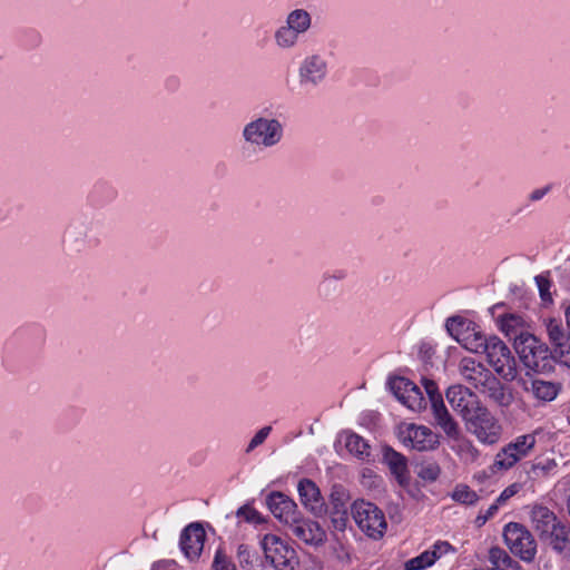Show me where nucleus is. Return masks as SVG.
<instances>
[{
	"instance_id": "obj_1",
	"label": "nucleus",
	"mask_w": 570,
	"mask_h": 570,
	"mask_svg": "<svg viewBox=\"0 0 570 570\" xmlns=\"http://www.w3.org/2000/svg\"><path fill=\"white\" fill-rule=\"evenodd\" d=\"M285 136V125L278 118L257 116L247 121L240 131L244 148L271 149L279 145Z\"/></svg>"
},
{
	"instance_id": "obj_2",
	"label": "nucleus",
	"mask_w": 570,
	"mask_h": 570,
	"mask_svg": "<svg viewBox=\"0 0 570 570\" xmlns=\"http://www.w3.org/2000/svg\"><path fill=\"white\" fill-rule=\"evenodd\" d=\"M515 352L523 365L535 373H550L559 362V355L532 334L515 337Z\"/></svg>"
},
{
	"instance_id": "obj_3",
	"label": "nucleus",
	"mask_w": 570,
	"mask_h": 570,
	"mask_svg": "<svg viewBox=\"0 0 570 570\" xmlns=\"http://www.w3.org/2000/svg\"><path fill=\"white\" fill-rule=\"evenodd\" d=\"M466 430L483 444H494L501 435V425L489 409L480 403L464 420Z\"/></svg>"
},
{
	"instance_id": "obj_4",
	"label": "nucleus",
	"mask_w": 570,
	"mask_h": 570,
	"mask_svg": "<svg viewBox=\"0 0 570 570\" xmlns=\"http://www.w3.org/2000/svg\"><path fill=\"white\" fill-rule=\"evenodd\" d=\"M503 539L511 553L524 562H532L537 554L533 534L521 523L510 522L503 529Z\"/></svg>"
},
{
	"instance_id": "obj_5",
	"label": "nucleus",
	"mask_w": 570,
	"mask_h": 570,
	"mask_svg": "<svg viewBox=\"0 0 570 570\" xmlns=\"http://www.w3.org/2000/svg\"><path fill=\"white\" fill-rule=\"evenodd\" d=\"M351 514L358 528L373 539L384 534L386 521L383 511L374 503L364 500L355 501Z\"/></svg>"
},
{
	"instance_id": "obj_6",
	"label": "nucleus",
	"mask_w": 570,
	"mask_h": 570,
	"mask_svg": "<svg viewBox=\"0 0 570 570\" xmlns=\"http://www.w3.org/2000/svg\"><path fill=\"white\" fill-rule=\"evenodd\" d=\"M449 334L465 350L472 353H482L489 336L475 328V324L461 317H450L446 321Z\"/></svg>"
},
{
	"instance_id": "obj_7",
	"label": "nucleus",
	"mask_w": 570,
	"mask_h": 570,
	"mask_svg": "<svg viewBox=\"0 0 570 570\" xmlns=\"http://www.w3.org/2000/svg\"><path fill=\"white\" fill-rule=\"evenodd\" d=\"M265 560L276 570H294L297 564L295 550L275 534H265L262 539Z\"/></svg>"
},
{
	"instance_id": "obj_8",
	"label": "nucleus",
	"mask_w": 570,
	"mask_h": 570,
	"mask_svg": "<svg viewBox=\"0 0 570 570\" xmlns=\"http://www.w3.org/2000/svg\"><path fill=\"white\" fill-rule=\"evenodd\" d=\"M482 353L487 355L489 364L504 380L511 381L515 377V360L510 348L498 336H489L487 347Z\"/></svg>"
},
{
	"instance_id": "obj_9",
	"label": "nucleus",
	"mask_w": 570,
	"mask_h": 570,
	"mask_svg": "<svg viewBox=\"0 0 570 570\" xmlns=\"http://www.w3.org/2000/svg\"><path fill=\"white\" fill-rule=\"evenodd\" d=\"M328 76V61L323 53L314 52L306 55L297 68V80L299 86L316 88L325 82Z\"/></svg>"
},
{
	"instance_id": "obj_10",
	"label": "nucleus",
	"mask_w": 570,
	"mask_h": 570,
	"mask_svg": "<svg viewBox=\"0 0 570 570\" xmlns=\"http://www.w3.org/2000/svg\"><path fill=\"white\" fill-rule=\"evenodd\" d=\"M94 222L82 219L70 224L62 236V248L68 255L87 250L94 238Z\"/></svg>"
},
{
	"instance_id": "obj_11",
	"label": "nucleus",
	"mask_w": 570,
	"mask_h": 570,
	"mask_svg": "<svg viewBox=\"0 0 570 570\" xmlns=\"http://www.w3.org/2000/svg\"><path fill=\"white\" fill-rule=\"evenodd\" d=\"M534 445V434L518 436L495 455L493 466L498 470H508L512 468L518 461L525 458L532 451Z\"/></svg>"
},
{
	"instance_id": "obj_12",
	"label": "nucleus",
	"mask_w": 570,
	"mask_h": 570,
	"mask_svg": "<svg viewBox=\"0 0 570 570\" xmlns=\"http://www.w3.org/2000/svg\"><path fill=\"white\" fill-rule=\"evenodd\" d=\"M400 439L405 446L417 451L434 450L439 445V436L423 425L409 424L400 431Z\"/></svg>"
},
{
	"instance_id": "obj_13",
	"label": "nucleus",
	"mask_w": 570,
	"mask_h": 570,
	"mask_svg": "<svg viewBox=\"0 0 570 570\" xmlns=\"http://www.w3.org/2000/svg\"><path fill=\"white\" fill-rule=\"evenodd\" d=\"M389 385L394 396L409 409L420 411L424 407L421 390L410 380L397 376L391 379Z\"/></svg>"
},
{
	"instance_id": "obj_14",
	"label": "nucleus",
	"mask_w": 570,
	"mask_h": 570,
	"mask_svg": "<svg viewBox=\"0 0 570 570\" xmlns=\"http://www.w3.org/2000/svg\"><path fill=\"white\" fill-rule=\"evenodd\" d=\"M446 400L452 409L464 420L480 403L478 395L469 387L456 384L446 390Z\"/></svg>"
},
{
	"instance_id": "obj_15",
	"label": "nucleus",
	"mask_w": 570,
	"mask_h": 570,
	"mask_svg": "<svg viewBox=\"0 0 570 570\" xmlns=\"http://www.w3.org/2000/svg\"><path fill=\"white\" fill-rule=\"evenodd\" d=\"M266 504L273 515L286 525L295 522L301 514L297 504L282 492H273L267 495Z\"/></svg>"
},
{
	"instance_id": "obj_16",
	"label": "nucleus",
	"mask_w": 570,
	"mask_h": 570,
	"mask_svg": "<svg viewBox=\"0 0 570 570\" xmlns=\"http://www.w3.org/2000/svg\"><path fill=\"white\" fill-rule=\"evenodd\" d=\"M301 503L315 517L326 513V504L317 485L309 479H302L297 485Z\"/></svg>"
},
{
	"instance_id": "obj_17",
	"label": "nucleus",
	"mask_w": 570,
	"mask_h": 570,
	"mask_svg": "<svg viewBox=\"0 0 570 570\" xmlns=\"http://www.w3.org/2000/svg\"><path fill=\"white\" fill-rule=\"evenodd\" d=\"M288 527L293 535L307 544L318 546L326 539L325 531L316 521L303 519L301 514Z\"/></svg>"
},
{
	"instance_id": "obj_18",
	"label": "nucleus",
	"mask_w": 570,
	"mask_h": 570,
	"mask_svg": "<svg viewBox=\"0 0 570 570\" xmlns=\"http://www.w3.org/2000/svg\"><path fill=\"white\" fill-rule=\"evenodd\" d=\"M205 530L199 523H190L180 534V549L189 560L197 559L204 548Z\"/></svg>"
},
{
	"instance_id": "obj_19",
	"label": "nucleus",
	"mask_w": 570,
	"mask_h": 570,
	"mask_svg": "<svg viewBox=\"0 0 570 570\" xmlns=\"http://www.w3.org/2000/svg\"><path fill=\"white\" fill-rule=\"evenodd\" d=\"M348 493L342 485H333L330 494L331 520L335 529L344 530L348 520Z\"/></svg>"
},
{
	"instance_id": "obj_20",
	"label": "nucleus",
	"mask_w": 570,
	"mask_h": 570,
	"mask_svg": "<svg viewBox=\"0 0 570 570\" xmlns=\"http://www.w3.org/2000/svg\"><path fill=\"white\" fill-rule=\"evenodd\" d=\"M547 332L554 345V352L559 355V363L570 368V333H566L562 324L557 320H550Z\"/></svg>"
},
{
	"instance_id": "obj_21",
	"label": "nucleus",
	"mask_w": 570,
	"mask_h": 570,
	"mask_svg": "<svg viewBox=\"0 0 570 570\" xmlns=\"http://www.w3.org/2000/svg\"><path fill=\"white\" fill-rule=\"evenodd\" d=\"M459 372L462 379L475 390H479L492 374L482 363L472 357H463L460 361Z\"/></svg>"
},
{
	"instance_id": "obj_22",
	"label": "nucleus",
	"mask_w": 570,
	"mask_h": 570,
	"mask_svg": "<svg viewBox=\"0 0 570 570\" xmlns=\"http://www.w3.org/2000/svg\"><path fill=\"white\" fill-rule=\"evenodd\" d=\"M478 391L502 407H508L513 401L511 391L493 374L490 375L489 380L487 379V382Z\"/></svg>"
},
{
	"instance_id": "obj_23",
	"label": "nucleus",
	"mask_w": 570,
	"mask_h": 570,
	"mask_svg": "<svg viewBox=\"0 0 570 570\" xmlns=\"http://www.w3.org/2000/svg\"><path fill=\"white\" fill-rule=\"evenodd\" d=\"M383 461L395 476L399 484L404 487L410 482V473L406 458L391 446L383 448Z\"/></svg>"
},
{
	"instance_id": "obj_24",
	"label": "nucleus",
	"mask_w": 570,
	"mask_h": 570,
	"mask_svg": "<svg viewBox=\"0 0 570 570\" xmlns=\"http://www.w3.org/2000/svg\"><path fill=\"white\" fill-rule=\"evenodd\" d=\"M522 387L537 400L550 402L558 396L561 386L553 382L529 377L522 381Z\"/></svg>"
},
{
	"instance_id": "obj_25",
	"label": "nucleus",
	"mask_w": 570,
	"mask_h": 570,
	"mask_svg": "<svg viewBox=\"0 0 570 570\" xmlns=\"http://www.w3.org/2000/svg\"><path fill=\"white\" fill-rule=\"evenodd\" d=\"M435 424L445 433L451 440H459L461 435L460 426L453 416L449 413L444 405L443 400H439L436 404L431 406Z\"/></svg>"
},
{
	"instance_id": "obj_26",
	"label": "nucleus",
	"mask_w": 570,
	"mask_h": 570,
	"mask_svg": "<svg viewBox=\"0 0 570 570\" xmlns=\"http://www.w3.org/2000/svg\"><path fill=\"white\" fill-rule=\"evenodd\" d=\"M530 517L533 529L540 539L544 538V535L560 522L554 512L544 505H534L531 509Z\"/></svg>"
},
{
	"instance_id": "obj_27",
	"label": "nucleus",
	"mask_w": 570,
	"mask_h": 570,
	"mask_svg": "<svg viewBox=\"0 0 570 570\" xmlns=\"http://www.w3.org/2000/svg\"><path fill=\"white\" fill-rule=\"evenodd\" d=\"M540 540L548 542L557 553L570 557V527L561 521Z\"/></svg>"
},
{
	"instance_id": "obj_28",
	"label": "nucleus",
	"mask_w": 570,
	"mask_h": 570,
	"mask_svg": "<svg viewBox=\"0 0 570 570\" xmlns=\"http://www.w3.org/2000/svg\"><path fill=\"white\" fill-rule=\"evenodd\" d=\"M301 36L296 30L284 23L275 30L274 42L279 50L289 51L298 45Z\"/></svg>"
},
{
	"instance_id": "obj_29",
	"label": "nucleus",
	"mask_w": 570,
	"mask_h": 570,
	"mask_svg": "<svg viewBox=\"0 0 570 570\" xmlns=\"http://www.w3.org/2000/svg\"><path fill=\"white\" fill-rule=\"evenodd\" d=\"M285 23L303 36L312 27V16L305 9H294L286 16Z\"/></svg>"
},
{
	"instance_id": "obj_30",
	"label": "nucleus",
	"mask_w": 570,
	"mask_h": 570,
	"mask_svg": "<svg viewBox=\"0 0 570 570\" xmlns=\"http://www.w3.org/2000/svg\"><path fill=\"white\" fill-rule=\"evenodd\" d=\"M500 330L513 340L515 346V337L522 334H529L523 330V320L515 314L503 315L500 320Z\"/></svg>"
},
{
	"instance_id": "obj_31",
	"label": "nucleus",
	"mask_w": 570,
	"mask_h": 570,
	"mask_svg": "<svg viewBox=\"0 0 570 570\" xmlns=\"http://www.w3.org/2000/svg\"><path fill=\"white\" fill-rule=\"evenodd\" d=\"M345 446L350 453L354 454L360 459H365L370 456V445L362 436L355 433H351L346 436Z\"/></svg>"
},
{
	"instance_id": "obj_32",
	"label": "nucleus",
	"mask_w": 570,
	"mask_h": 570,
	"mask_svg": "<svg viewBox=\"0 0 570 570\" xmlns=\"http://www.w3.org/2000/svg\"><path fill=\"white\" fill-rule=\"evenodd\" d=\"M451 497L454 501L465 505H473L479 501L476 492L465 484H458Z\"/></svg>"
},
{
	"instance_id": "obj_33",
	"label": "nucleus",
	"mask_w": 570,
	"mask_h": 570,
	"mask_svg": "<svg viewBox=\"0 0 570 570\" xmlns=\"http://www.w3.org/2000/svg\"><path fill=\"white\" fill-rule=\"evenodd\" d=\"M433 557V553L429 554L428 550H425L421 554L407 560L404 563V570H425L434 564Z\"/></svg>"
},
{
	"instance_id": "obj_34",
	"label": "nucleus",
	"mask_w": 570,
	"mask_h": 570,
	"mask_svg": "<svg viewBox=\"0 0 570 570\" xmlns=\"http://www.w3.org/2000/svg\"><path fill=\"white\" fill-rule=\"evenodd\" d=\"M441 473V469L436 462H423L417 471L419 478L424 481L433 482L435 481Z\"/></svg>"
},
{
	"instance_id": "obj_35",
	"label": "nucleus",
	"mask_w": 570,
	"mask_h": 570,
	"mask_svg": "<svg viewBox=\"0 0 570 570\" xmlns=\"http://www.w3.org/2000/svg\"><path fill=\"white\" fill-rule=\"evenodd\" d=\"M236 515L239 518H244V520L248 523L261 524L265 522V519L262 517V514L256 509L248 504L240 507L236 511Z\"/></svg>"
},
{
	"instance_id": "obj_36",
	"label": "nucleus",
	"mask_w": 570,
	"mask_h": 570,
	"mask_svg": "<svg viewBox=\"0 0 570 570\" xmlns=\"http://www.w3.org/2000/svg\"><path fill=\"white\" fill-rule=\"evenodd\" d=\"M214 570H237L233 561L219 549L216 551L214 561Z\"/></svg>"
},
{
	"instance_id": "obj_37",
	"label": "nucleus",
	"mask_w": 570,
	"mask_h": 570,
	"mask_svg": "<svg viewBox=\"0 0 570 570\" xmlns=\"http://www.w3.org/2000/svg\"><path fill=\"white\" fill-rule=\"evenodd\" d=\"M534 281L538 286L541 299L544 302L552 301L551 293H550L551 282H550L549 277L547 275L541 274V275H537L534 277Z\"/></svg>"
},
{
	"instance_id": "obj_38",
	"label": "nucleus",
	"mask_w": 570,
	"mask_h": 570,
	"mask_svg": "<svg viewBox=\"0 0 570 570\" xmlns=\"http://www.w3.org/2000/svg\"><path fill=\"white\" fill-rule=\"evenodd\" d=\"M422 384H423L425 392L430 399L431 406H433V404H436V402H439V400H443L442 395L439 393L438 385L433 380L423 377Z\"/></svg>"
},
{
	"instance_id": "obj_39",
	"label": "nucleus",
	"mask_w": 570,
	"mask_h": 570,
	"mask_svg": "<svg viewBox=\"0 0 570 570\" xmlns=\"http://www.w3.org/2000/svg\"><path fill=\"white\" fill-rule=\"evenodd\" d=\"M428 552L429 554H434L433 563H435L442 556L454 552V548L448 541H438Z\"/></svg>"
},
{
	"instance_id": "obj_40",
	"label": "nucleus",
	"mask_w": 570,
	"mask_h": 570,
	"mask_svg": "<svg viewBox=\"0 0 570 570\" xmlns=\"http://www.w3.org/2000/svg\"><path fill=\"white\" fill-rule=\"evenodd\" d=\"M272 428L271 426H264L250 440V442L247 445L246 452L253 451L258 445L263 444L271 433Z\"/></svg>"
},
{
	"instance_id": "obj_41",
	"label": "nucleus",
	"mask_w": 570,
	"mask_h": 570,
	"mask_svg": "<svg viewBox=\"0 0 570 570\" xmlns=\"http://www.w3.org/2000/svg\"><path fill=\"white\" fill-rule=\"evenodd\" d=\"M521 489L520 483H512L509 487H507L501 494L498 497L497 502L498 503H505L510 498L515 495Z\"/></svg>"
},
{
	"instance_id": "obj_42",
	"label": "nucleus",
	"mask_w": 570,
	"mask_h": 570,
	"mask_svg": "<svg viewBox=\"0 0 570 570\" xmlns=\"http://www.w3.org/2000/svg\"><path fill=\"white\" fill-rule=\"evenodd\" d=\"M551 190V185H547L544 187H541V188H537L534 190H532L528 198L530 202H539L541 200L549 191Z\"/></svg>"
},
{
	"instance_id": "obj_43",
	"label": "nucleus",
	"mask_w": 570,
	"mask_h": 570,
	"mask_svg": "<svg viewBox=\"0 0 570 570\" xmlns=\"http://www.w3.org/2000/svg\"><path fill=\"white\" fill-rule=\"evenodd\" d=\"M237 557L240 563H249L250 562V551L249 547L246 544H239L237 548Z\"/></svg>"
},
{
	"instance_id": "obj_44",
	"label": "nucleus",
	"mask_w": 570,
	"mask_h": 570,
	"mask_svg": "<svg viewBox=\"0 0 570 570\" xmlns=\"http://www.w3.org/2000/svg\"><path fill=\"white\" fill-rule=\"evenodd\" d=\"M501 503H498L497 501L491 504L489 507V509L487 510L485 514L482 517V523H485L490 518H492L497 512H498V509H499V505Z\"/></svg>"
},
{
	"instance_id": "obj_45",
	"label": "nucleus",
	"mask_w": 570,
	"mask_h": 570,
	"mask_svg": "<svg viewBox=\"0 0 570 570\" xmlns=\"http://www.w3.org/2000/svg\"><path fill=\"white\" fill-rule=\"evenodd\" d=\"M328 278L343 279V278H345V273L343 271H338L333 275L325 276V279H328Z\"/></svg>"
},
{
	"instance_id": "obj_46",
	"label": "nucleus",
	"mask_w": 570,
	"mask_h": 570,
	"mask_svg": "<svg viewBox=\"0 0 570 570\" xmlns=\"http://www.w3.org/2000/svg\"><path fill=\"white\" fill-rule=\"evenodd\" d=\"M566 322L567 326L570 328V305L566 309Z\"/></svg>"
},
{
	"instance_id": "obj_47",
	"label": "nucleus",
	"mask_w": 570,
	"mask_h": 570,
	"mask_svg": "<svg viewBox=\"0 0 570 570\" xmlns=\"http://www.w3.org/2000/svg\"><path fill=\"white\" fill-rule=\"evenodd\" d=\"M482 517H483V515H478V518H476V522H478L479 524H483V523H482Z\"/></svg>"
},
{
	"instance_id": "obj_48",
	"label": "nucleus",
	"mask_w": 570,
	"mask_h": 570,
	"mask_svg": "<svg viewBox=\"0 0 570 570\" xmlns=\"http://www.w3.org/2000/svg\"><path fill=\"white\" fill-rule=\"evenodd\" d=\"M567 509H568V512H569V515H570V497L568 498Z\"/></svg>"
},
{
	"instance_id": "obj_49",
	"label": "nucleus",
	"mask_w": 570,
	"mask_h": 570,
	"mask_svg": "<svg viewBox=\"0 0 570 570\" xmlns=\"http://www.w3.org/2000/svg\"><path fill=\"white\" fill-rule=\"evenodd\" d=\"M568 421H569V423H570V415L568 416Z\"/></svg>"
}]
</instances>
